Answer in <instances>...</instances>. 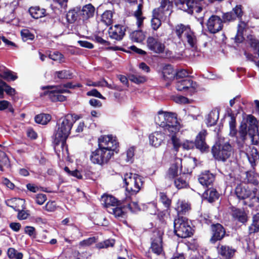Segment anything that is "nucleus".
I'll return each mask as SVG.
<instances>
[{
    "label": "nucleus",
    "mask_w": 259,
    "mask_h": 259,
    "mask_svg": "<svg viewBox=\"0 0 259 259\" xmlns=\"http://www.w3.org/2000/svg\"><path fill=\"white\" fill-rule=\"evenodd\" d=\"M155 121L163 128L165 134L170 138L174 149L178 151L182 143L177 137V134L182 126L178 122L176 114L171 112L159 111L155 117Z\"/></svg>",
    "instance_id": "nucleus-1"
},
{
    "label": "nucleus",
    "mask_w": 259,
    "mask_h": 259,
    "mask_svg": "<svg viewBox=\"0 0 259 259\" xmlns=\"http://www.w3.org/2000/svg\"><path fill=\"white\" fill-rule=\"evenodd\" d=\"M251 138L252 144H259V133L257 121L255 117L248 115L245 121H242L239 128L237 136V144L239 147H242L247 136Z\"/></svg>",
    "instance_id": "nucleus-2"
},
{
    "label": "nucleus",
    "mask_w": 259,
    "mask_h": 259,
    "mask_svg": "<svg viewBox=\"0 0 259 259\" xmlns=\"http://www.w3.org/2000/svg\"><path fill=\"white\" fill-rule=\"evenodd\" d=\"M79 118L77 115L68 114L60 118L57 121L54 132L56 144H58L61 142L62 147L64 145L74 123Z\"/></svg>",
    "instance_id": "nucleus-3"
},
{
    "label": "nucleus",
    "mask_w": 259,
    "mask_h": 259,
    "mask_svg": "<svg viewBox=\"0 0 259 259\" xmlns=\"http://www.w3.org/2000/svg\"><path fill=\"white\" fill-rule=\"evenodd\" d=\"M174 32L183 42H187L192 48H196V36L189 26L182 24H178L175 26Z\"/></svg>",
    "instance_id": "nucleus-4"
},
{
    "label": "nucleus",
    "mask_w": 259,
    "mask_h": 259,
    "mask_svg": "<svg viewBox=\"0 0 259 259\" xmlns=\"http://www.w3.org/2000/svg\"><path fill=\"white\" fill-rule=\"evenodd\" d=\"M123 181L128 195H135L140 190L143 185L141 176L136 174L126 173L124 176Z\"/></svg>",
    "instance_id": "nucleus-5"
},
{
    "label": "nucleus",
    "mask_w": 259,
    "mask_h": 259,
    "mask_svg": "<svg viewBox=\"0 0 259 259\" xmlns=\"http://www.w3.org/2000/svg\"><path fill=\"white\" fill-rule=\"evenodd\" d=\"M212 153L215 159L219 161H225L233 154V149L228 142H218L212 148Z\"/></svg>",
    "instance_id": "nucleus-6"
},
{
    "label": "nucleus",
    "mask_w": 259,
    "mask_h": 259,
    "mask_svg": "<svg viewBox=\"0 0 259 259\" xmlns=\"http://www.w3.org/2000/svg\"><path fill=\"white\" fill-rule=\"evenodd\" d=\"M174 231L181 238H186L191 236V228L185 218H180L174 221Z\"/></svg>",
    "instance_id": "nucleus-7"
},
{
    "label": "nucleus",
    "mask_w": 259,
    "mask_h": 259,
    "mask_svg": "<svg viewBox=\"0 0 259 259\" xmlns=\"http://www.w3.org/2000/svg\"><path fill=\"white\" fill-rule=\"evenodd\" d=\"M112 156L110 151L106 150L103 148L99 147L92 152L90 155V160L94 164L103 165L107 163Z\"/></svg>",
    "instance_id": "nucleus-8"
},
{
    "label": "nucleus",
    "mask_w": 259,
    "mask_h": 259,
    "mask_svg": "<svg viewBox=\"0 0 259 259\" xmlns=\"http://www.w3.org/2000/svg\"><path fill=\"white\" fill-rule=\"evenodd\" d=\"M203 0H179L182 5V9L187 11L189 14L200 13L204 5L202 3Z\"/></svg>",
    "instance_id": "nucleus-9"
},
{
    "label": "nucleus",
    "mask_w": 259,
    "mask_h": 259,
    "mask_svg": "<svg viewBox=\"0 0 259 259\" xmlns=\"http://www.w3.org/2000/svg\"><path fill=\"white\" fill-rule=\"evenodd\" d=\"M42 89H48L45 94H48L53 101H63L65 97L61 95L62 93H69V91L63 89L61 86H50L43 87Z\"/></svg>",
    "instance_id": "nucleus-10"
},
{
    "label": "nucleus",
    "mask_w": 259,
    "mask_h": 259,
    "mask_svg": "<svg viewBox=\"0 0 259 259\" xmlns=\"http://www.w3.org/2000/svg\"><path fill=\"white\" fill-rule=\"evenodd\" d=\"M118 146V143L116 140L111 136H104L98 139V146L110 151L112 156L113 155V152L116 150Z\"/></svg>",
    "instance_id": "nucleus-11"
},
{
    "label": "nucleus",
    "mask_w": 259,
    "mask_h": 259,
    "mask_svg": "<svg viewBox=\"0 0 259 259\" xmlns=\"http://www.w3.org/2000/svg\"><path fill=\"white\" fill-rule=\"evenodd\" d=\"M172 2L169 0H162L159 8L153 10L152 14L156 17L166 18L172 13Z\"/></svg>",
    "instance_id": "nucleus-12"
},
{
    "label": "nucleus",
    "mask_w": 259,
    "mask_h": 259,
    "mask_svg": "<svg viewBox=\"0 0 259 259\" xmlns=\"http://www.w3.org/2000/svg\"><path fill=\"white\" fill-rule=\"evenodd\" d=\"M206 26L209 33L215 34L223 29V21L220 17L212 15L207 20Z\"/></svg>",
    "instance_id": "nucleus-13"
},
{
    "label": "nucleus",
    "mask_w": 259,
    "mask_h": 259,
    "mask_svg": "<svg viewBox=\"0 0 259 259\" xmlns=\"http://www.w3.org/2000/svg\"><path fill=\"white\" fill-rule=\"evenodd\" d=\"M211 237L209 241L214 244L218 241L222 240L225 235L226 231L223 226L219 223L213 224L210 226Z\"/></svg>",
    "instance_id": "nucleus-14"
},
{
    "label": "nucleus",
    "mask_w": 259,
    "mask_h": 259,
    "mask_svg": "<svg viewBox=\"0 0 259 259\" xmlns=\"http://www.w3.org/2000/svg\"><path fill=\"white\" fill-rule=\"evenodd\" d=\"M147 45L150 51L157 54L164 53L165 49V44L161 40L153 36L147 38Z\"/></svg>",
    "instance_id": "nucleus-15"
},
{
    "label": "nucleus",
    "mask_w": 259,
    "mask_h": 259,
    "mask_svg": "<svg viewBox=\"0 0 259 259\" xmlns=\"http://www.w3.org/2000/svg\"><path fill=\"white\" fill-rule=\"evenodd\" d=\"M153 238L151 245V249L154 253L159 255L163 252L162 244V233L156 231L153 233Z\"/></svg>",
    "instance_id": "nucleus-16"
},
{
    "label": "nucleus",
    "mask_w": 259,
    "mask_h": 259,
    "mask_svg": "<svg viewBox=\"0 0 259 259\" xmlns=\"http://www.w3.org/2000/svg\"><path fill=\"white\" fill-rule=\"evenodd\" d=\"M176 88L177 90L180 91L190 90L191 92H193L197 88V84L192 79L187 78L177 81Z\"/></svg>",
    "instance_id": "nucleus-17"
},
{
    "label": "nucleus",
    "mask_w": 259,
    "mask_h": 259,
    "mask_svg": "<svg viewBox=\"0 0 259 259\" xmlns=\"http://www.w3.org/2000/svg\"><path fill=\"white\" fill-rule=\"evenodd\" d=\"M217 250L218 254L225 259H231L236 252L232 247L221 243L218 244Z\"/></svg>",
    "instance_id": "nucleus-18"
},
{
    "label": "nucleus",
    "mask_w": 259,
    "mask_h": 259,
    "mask_svg": "<svg viewBox=\"0 0 259 259\" xmlns=\"http://www.w3.org/2000/svg\"><path fill=\"white\" fill-rule=\"evenodd\" d=\"M125 28L120 25H115L113 27H110L109 30V36L111 38L116 40H121L124 34Z\"/></svg>",
    "instance_id": "nucleus-19"
},
{
    "label": "nucleus",
    "mask_w": 259,
    "mask_h": 259,
    "mask_svg": "<svg viewBox=\"0 0 259 259\" xmlns=\"http://www.w3.org/2000/svg\"><path fill=\"white\" fill-rule=\"evenodd\" d=\"M235 193L237 197L240 199H245L252 198L254 197V193L252 192L245 186L242 185H238L235 189Z\"/></svg>",
    "instance_id": "nucleus-20"
},
{
    "label": "nucleus",
    "mask_w": 259,
    "mask_h": 259,
    "mask_svg": "<svg viewBox=\"0 0 259 259\" xmlns=\"http://www.w3.org/2000/svg\"><path fill=\"white\" fill-rule=\"evenodd\" d=\"M95 12V7L91 4L84 5L81 9H79V16L83 21L92 18Z\"/></svg>",
    "instance_id": "nucleus-21"
},
{
    "label": "nucleus",
    "mask_w": 259,
    "mask_h": 259,
    "mask_svg": "<svg viewBox=\"0 0 259 259\" xmlns=\"http://www.w3.org/2000/svg\"><path fill=\"white\" fill-rule=\"evenodd\" d=\"M182 160L179 158H176L175 159V162L171 164L169 168L167 176L169 178H174L177 176L181 172L182 169Z\"/></svg>",
    "instance_id": "nucleus-22"
},
{
    "label": "nucleus",
    "mask_w": 259,
    "mask_h": 259,
    "mask_svg": "<svg viewBox=\"0 0 259 259\" xmlns=\"http://www.w3.org/2000/svg\"><path fill=\"white\" fill-rule=\"evenodd\" d=\"M165 138L164 134L161 132H155L149 136V143L152 146L158 147L163 143Z\"/></svg>",
    "instance_id": "nucleus-23"
},
{
    "label": "nucleus",
    "mask_w": 259,
    "mask_h": 259,
    "mask_svg": "<svg viewBox=\"0 0 259 259\" xmlns=\"http://www.w3.org/2000/svg\"><path fill=\"white\" fill-rule=\"evenodd\" d=\"M206 134V131L205 130H202L200 132L197 136L195 142L194 143L195 146L201 151H204L208 148L205 141Z\"/></svg>",
    "instance_id": "nucleus-24"
},
{
    "label": "nucleus",
    "mask_w": 259,
    "mask_h": 259,
    "mask_svg": "<svg viewBox=\"0 0 259 259\" xmlns=\"http://www.w3.org/2000/svg\"><path fill=\"white\" fill-rule=\"evenodd\" d=\"M214 180V176L209 171L202 173L199 178V183L203 186L208 187L211 185Z\"/></svg>",
    "instance_id": "nucleus-25"
},
{
    "label": "nucleus",
    "mask_w": 259,
    "mask_h": 259,
    "mask_svg": "<svg viewBox=\"0 0 259 259\" xmlns=\"http://www.w3.org/2000/svg\"><path fill=\"white\" fill-rule=\"evenodd\" d=\"M126 198L124 200L126 209L128 208L131 211L136 212L140 210V207L136 201L134 200L133 195L126 194Z\"/></svg>",
    "instance_id": "nucleus-26"
},
{
    "label": "nucleus",
    "mask_w": 259,
    "mask_h": 259,
    "mask_svg": "<svg viewBox=\"0 0 259 259\" xmlns=\"http://www.w3.org/2000/svg\"><path fill=\"white\" fill-rule=\"evenodd\" d=\"M7 205L15 211L22 210L25 209V200L22 199L14 198L7 202Z\"/></svg>",
    "instance_id": "nucleus-27"
},
{
    "label": "nucleus",
    "mask_w": 259,
    "mask_h": 259,
    "mask_svg": "<svg viewBox=\"0 0 259 259\" xmlns=\"http://www.w3.org/2000/svg\"><path fill=\"white\" fill-rule=\"evenodd\" d=\"M102 201L104 206L107 208V210L109 208L114 207L117 205L118 201L113 196L111 195H103L102 197Z\"/></svg>",
    "instance_id": "nucleus-28"
},
{
    "label": "nucleus",
    "mask_w": 259,
    "mask_h": 259,
    "mask_svg": "<svg viewBox=\"0 0 259 259\" xmlns=\"http://www.w3.org/2000/svg\"><path fill=\"white\" fill-rule=\"evenodd\" d=\"M4 92L11 96L15 94L14 89L11 88L6 82L0 79V98L3 99L4 98Z\"/></svg>",
    "instance_id": "nucleus-29"
},
{
    "label": "nucleus",
    "mask_w": 259,
    "mask_h": 259,
    "mask_svg": "<svg viewBox=\"0 0 259 259\" xmlns=\"http://www.w3.org/2000/svg\"><path fill=\"white\" fill-rule=\"evenodd\" d=\"M252 167L256 165V162L259 159L258 152L255 148H250V151L245 153Z\"/></svg>",
    "instance_id": "nucleus-30"
},
{
    "label": "nucleus",
    "mask_w": 259,
    "mask_h": 259,
    "mask_svg": "<svg viewBox=\"0 0 259 259\" xmlns=\"http://www.w3.org/2000/svg\"><path fill=\"white\" fill-rule=\"evenodd\" d=\"M176 76V72L171 65L165 66L162 71V76L166 80L173 79Z\"/></svg>",
    "instance_id": "nucleus-31"
},
{
    "label": "nucleus",
    "mask_w": 259,
    "mask_h": 259,
    "mask_svg": "<svg viewBox=\"0 0 259 259\" xmlns=\"http://www.w3.org/2000/svg\"><path fill=\"white\" fill-rule=\"evenodd\" d=\"M29 12L31 16L34 19H38L46 15V10L40 9L37 6L30 8Z\"/></svg>",
    "instance_id": "nucleus-32"
},
{
    "label": "nucleus",
    "mask_w": 259,
    "mask_h": 259,
    "mask_svg": "<svg viewBox=\"0 0 259 259\" xmlns=\"http://www.w3.org/2000/svg\"><path fill=\"white\" fill-rule=\"evenodd\" d=\"M219 113L214 110L211 111L207 115L206 119V123L207 126H211L215 125L219 119Z\"/></svg>",
    "instance_id": "nucleus-33"
},
{
    "label": "nucleus",
    "mask_w": 259,
    "mask_h": 259,
    "mask_svg": "<svg viewBox=\"0 0 259 259\" xmlns=\"http://www.w3.org/2000/svg\"><path fill=\"white\" fill-rule=\"evenodd\" d=\"M203 195L209 202H212L218 199L219 194L215 189L210 188L205 191Z\"/></svg>",
    "instance_id": "nucleus-34"
},
{
    "label": "nucleus",
    "mask_w": 259,
    "mask_h": 259,
    "mask_svg": "<svg viewBox=\"0 0 259 259\" xmlns=\"http://www.w3.org/2000/svg\"><path fill=\"white\" fill-rule=\"evenodd\" d=\"M79 8H75L69 11L66 15V18L68 22L72 23L74 22L79 16Z\"/></svg>",
    "instance_id": "nucleus-35"
},
{
    "label": "nucleus",
    "mask_w": 259,
    "mask_h": 259,
    "mask_svg": "<svg viewBox=\"0 0 259 259\" xmlns=\"http://www.w3.org/2000/svg\"><path fill=\"white\" fill-rule=\"evenodd\" d=\"M125 209H126L125 205L124 204L123 207H118L116 206L109 208L108 211L112 214H113L115 217H121L123 218L125 215Z\"/></svg>",
    "instance_id": "nucleus-36"
},
{
    "label": "nucleus",
    "mask_w": 259,
    "mask_h": 259,
    "mask_svg": "<svg viewBox=\"0 0 259 259\" xmlns=\"http://www.w3.org/2000/svg\"><path fill=\"white\" fill-rule=\"evenodd\" d=\"M190 209V204L185 201H179L177 203L176 210L178 214H183Z\"/></svg>",
    "instance_id": "nucleus-37"
},
{
    "label": "nucleus",
    "mask_w": 259,
    "mask_h": 259,
    "mask_svg": "<svg viewBox=\"0 0 259 259\" xmlns=\"http://www.w3.org/2000/svg\"><path fill=\"white\" fill-rule=\"evenodd\" d=\"M102 21L106 25H111L113 22V13L111 11L107 10L102 15Z\"/></svg>",
    "instance_id": "nucleus-38"
},
{
    "label": "nucleus",
    "mask_w": 259,
    "mask_h": 259,
    "mask_svg": "<svg viewBox=\"0 0 259 259\" xmlns=\"http://www.w3.org/2000/svg\"><path fill=\"white\" fill-rule=\"evenodd\" d=\"M51 119V115L48 114H40L35 117V122L41 124H46Z\"/></svg>",
    "instance_id": "nucleus-39"
},
{
    "label": "nucleus",
    "mask_w": 259,
    "mask_h": 259,
    "mask_svg": "<svg viewBox=\"0 0 259 259\" xmlns=\"http://www.w3.org/2000/svg\"><path fill=\"white\" fill-rule=\"evenodd\" d=\"M3 69V71H1V75L0 77L7 81L14 80L17 78V76L13 74L11 71L9 70H5V68L4 67Z\"/></svg>",
    "instance_id": "nucleus-40"
},
{
    "label": "nucleus",
    "mask_w": 259,
    "mask_h": 259,
    "mask_svg": "<svg viewBox=\"0 0 259 259\" xmlns=\"http://www.w3.org/2000/svg\"><path fill=\"white\" fill-rule=\"evenodd\" d=\"M130 36L133 41L137 42H142L145 38V35L143 32L140 30L133 32Z\"/></svg>",
    "instance_id": "nucleus-41"
},
{
    "label": "nucleus",
    "mask_w": 259,
    "mask_h": 259,
    "mask_svg": "<svg viewBox=\"0 0 259 259\" xmlns=\"http://www.w3.org/2000/svg\"><path fill=\"white\" fill-rule=\"evenodd\" d=\"M128 77L130 80L137 84L144 83L146 80L144 76L140 75L138 74H131Z\"/></svg>",
    "instance_id": "nucleus-42"
},
{
    "label": "nucleus",
    "mask_w": 259,
    "mask_h": 259,
    "mask_svg": "<svg viewBox=\"0 0 259 259\" xmlns=\"http://www.w3.org/2000/svg\"><path fill=\"white\" fill-rule=\"evenodd\" d=\"M229 127H230V133L229 135L231 137L236 136L237 138V136L238 135V133L237 132V130L236 129V120L234 116H231L230 120L229 121Z\"/></svg>",
    "instance_id": "nucleus-43"
},
{
    "label": "nucleus",
    "mask_w": 259,
    "mask_h": 259,
    "mask_svg": "<svg viewBox=\"0 0 259 259\" xmlns=\"http://www.w3.org/2000/svg\"><path fill=\"white\" fill-rule=\"evenodd\" d=\"M142 5L139 4L138 6V9L135 11L134 15L137 18V24L139 27H140L143 24V18L141 17L142 16Z\"/></svg>",
    "instance_id": "nucleus-44"
},
{
    "label": "nucleus",
    "mask_w": 259,
    "mask_h": 259,
    "mask_svg": "<svg viewBox=\"0 0 259 259\" xmlns=\"http://www.w3.org/2000/svg\"><path fill=\"white\" fill-rule=\"evenodd\" d=\"M246 24L243 22H240L238 25V30L236 36V41L240 42L242 40L243 30L245 27Z\"/></svg>",
    "instance_id": "nucleus-45"
},
{
    "label": "nucleus",
    "mask_w": 259,
    "mask_h": 259,
    "mask_svg": "<svg viewBox=\"0 0 259 259\" xmlns=\"http://www.w3.org/2000/svg\"><path fill=\"white\" fill-rule=\"evenodd\" d=\"M55 75L59 79H68L72 77V73L67 70L56 71Z\"/></svg>",
    "instance_id": "nucleus-46"
},
{
    "label": "nucleus",
    "mask_w": 259,
    "mask_h": 259,
    "mask_svg": "<svg viewBox=\"0 0 259 259\" xmlns=\"http://www.w3.org/2000/svg\"><path fill=\"white\" fill-rule=\"evenodd\" d=\"M165 18L156 17L153 14V18L151 20V26L154 30H157L161 25V20L165 19Z\"/></svg>",
    "instance_id": "nucleus-47"
},
{
    "label": "nucleus",
    "mask_w": 259,
    "mask_h": 259,
    "mask_svg": "<svg viewBox=\"0 0 259 259\" xmlns=\"http://www.w3.org/2000/svg\"><path fill=\"white\" fill-rule=\"evenodd\" d=\"M114 240L113 239L106 240L103 242H100L96 244V247L98 248H107L109 247H112L114 244Z\"/></svg>",
    "instance_id": "nucleus-48"
},
{
    "label": "nucleus",
    "mask_w": 259,
    "mask_h": 259,
    "mask_svg": "<svg viewBox=\"0 0 259 259\" xmlns=\"http://www.w3.org/2000/svg\"><path fill=\"white\" fill-rule=\"evenodd\" d=\"M160 200L166 208H168L171 204V200L169 199L166 194L161 192L159 194Z\"/></svg>",
    "instance_id": "nucleus-49"
},
{
    "label": "nucleus",
    "mask_w": 259,
    "mask_h": 259,
    "mask_svg": "<svg viewBox=\"0 0 259 259\" xmlns=\"http://www.w3.org/2000/svg\"><path fill=\"white\" fill-rule=\"evenodd\" d=\"M9 165V160L5 153H2L1 159H0V170H4V167H8Z\"/></svg>",
    "instance_id": "nucleus-50"
},
{
    "label": "nucleus",
    "mask_w": 259,
    "mask_h": 259,
    "mask_svg": "<svg viewBox=\"0 0 259 259\" xmlns=\"http://www.w3.org/2000/svg\"><path fill=\"white\" fill-rule=\"evenodd\" d=\"M175 185L178 189H182L186 187L187 186V183L185 180L182 178H179L176 179L174 182Z\"/></svg>",
    "instance_id": "nucleus-51"
},
{
    "label": "nucleus",
    "mask_w": 259,
    "mask_h": 259,
    "mask_svg": "<svg viewBox=\"0 0 259 259\" xmlns=\"http://www.w3.org/2000/svg\"><path fill=\"white\" fill-rule=\"evenodd\" d=\"M135 155V148L133 147H130L127 149L126 153V161L127 162L132 163L134 161V156Z\"/></svg>",
    "instance_id": "nucleus-52"
},
{
    "label": "nucleus",
    "mask_w": 259,
    "mask_h": 259,
    "mask_svg": "<svg viewBox=\"0 0 259 259\" xmlns=\"http://www.w3.org/2000/svg\"><path fill=\"white\" fill-rule=\"evenodd\" d=\"M22 39L24 41L28 40H32L34 38V35L31 33L27 29H23L21 32Z\"/></svg>",
    "instance_id": "nucleus-53"
},
{
    "label": "nucleus",
    "mask_w": 259,
    "mask_h": 259,
    "mask_svg": "<svg viewBox=\"0 0 259 259\" xmlns=\"http://www.w3.org/2000/svg\"><path fill=\"white\" fill-rule=\"evenodd\" d=\"M49 58L54 61H59V62H63V55L58 52H55L53 54H50Z\"/></svg>",
    "instance_id": "nucleus-54"
},
{
    "label": "nucleus",
    "mask_w": 259,
    "mask_h": 259,
    "mask_svg": "<svg viewBox=\"0 0 259 259\" xmlns=\"http://www.w3.org/2000/svg\"><path fill=\"white\" fill-rule=\"evenodd\" d=\"M7 108H8L10 112H14V109L9 102L6 100L1 101L0 110H4Z\"/></svg>",
    "instance_id": "nucleus-55"
},
{
    "label": "nucleus",
    "mask_w": 259,
    "mask_h": 259,
    "mask_svg": "<svg viewBox=\"0 0 259 259\" xmlns=\"http://www.w3.org/2000/svg\"><path fill=\"white\" fill-rule=\"evenodd\" d=\"M181 146L184 150H190L193 149L195 147V143L192 141L185 140L181 145Z\"/></svg>",
    "instance_id": "nucleus-56"
},
{
    "label": "nucleus",
    "mask_w": 259,
    "mask_h": 259,
    "mask_svg": "<svg viewBox=\"0 0 259 259\" xmlns=\"http://www.w3.org/2000/svg\"><path fill=\"white\" fill-rule=\"evenodd\" d=\"M190 73V72H188L185 69H181L176 72L175 77L177 79L182 78L188 76L189 74Z\"/></svg>",
    "instance_id": "nucleus-57"
},
{
    "label": "nucleus",
    "mask_w": 259,
    "mask_h": 259,
    "mask_svg": "<svg viewBox=\"0 0 259 259\" xmlns=\"http://www.w3.org/2000/svg\"><path fill=\"white\" fill-rule=\"evenodd\" d=\"M64 170L70 175L75 177L79 179H82V176L80 172L77 170L71 171L68 167H65Z\"/></svg>",
    "instance_id": "nucleus-58"
},
{
    "label": "nucleus",
    "mask_w": 259,
    "mask_h": 259,
    "mask_svg": "<svg viewBox=\"0 0 259 259\" xmlns=\"http://www.w3.org/2000/svg\"><path fill=\"white\" fill-rule=\"evenodd\" d=\"M223 22H225L227 21H231L235 20L236 18L235 17L234 15H233L232 11L230 12L226 13L224 14L223 16Z\"/></svg>",
    "instance_id": "nucleus-59"
},
{
    "label": "nucleus",
    "mask_w": 259,
    "mask_h": 259,
    "mask_svg": "<svg viewBox=\"0 0 259 259\" xmlns=\"http://www.w3.org/2000/svg\"><path fill=\"white\" fill-rule=\"evenodd\" d=\"M47 200V196L44 194H38L36 196V202L39 205H42Z\"/></svg>",
    "instance_id": "nucleus-60"
},
{
    "label": "nucleus",
    "mask_w": 259,
    "mask_h": 259,
    "mask_svg": "<svg viewBox=\"0 0 259 259\" xmlns=\"http://www.w3.org/2000/svg\"><path fill=\"white\" fill-rule=\"evenodd\" d=\"M87 95L89 96H94L102 99H105V98L96 89H93L87 92Z\"/></svg>",
    "instance_id": "nucleus-61"
},
{
    "label": "nucleus",
    "mask_w": 259,
    "mask_h": 259,
    "mask_svg": "<svg viewBox=\"0 0 259 259\" xmlns=\"http://www.w3.org/2000/svg\"><path fill=\"white\" fill-rule=\"evenodd\" d=\"M235 17H241L242 15V11L241 6H236L232 11Z\"/></svg>",
    "instance_id": "nucleus-62"
},
{
    "label": "nucleus",
    "mask_w": 259,
    "mask_h": 259,
    "mask_svg": "<svg viewBox=\"0 0 259 259\" xmlns=\"http://www.w3.org/2000/svg\"><path fill=\"white\" fill-rule=\"evenodd\" d=\"M96 242L95 237L89 238L80 242V244L83 246H89Z\"/></svg>",
    "instance_id": "nucleus-63"
},
{
    "label": "nucleus",
    "mask_w": 259,
    "mask_h": 259,
    "mask_svg": "<svg viewBox=\"0 0 259 259\" xmlns=\"http://www.w3.org/2000/svg\"><path fill=\"white\" fill-rule=\"evenodd\" d=\"M45 207L48 211H53L56 208V205L54 201H49L47 202Z\"/></svg>",
    "instance_id": "nucleus-64"
}]
</instances>
